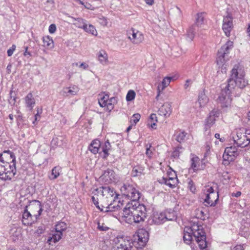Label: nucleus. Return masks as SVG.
<instances>
[{
    "instance_id": "obj_1",
    "label": "nucleus",
    "mask_w": 250,
    "mask_h": 250,
    "mask_svg": "<svg viewBox=\"0 0 250 250\" xmlns=\"http://www.w3.org/2000/svg\"><path fill=\"white\" fill-rule=\"evenodd\" d=\"M248 84L244 79V73L241 69H238V66L235 65L231 71L230 78L227 84H222L221 92L217 101L223 108L230 107L231 103V93L235 86L243 88Z\"/></svg>"
},
{
    "instance_id": "obj_2",
    "label": "nucleus",
    "mask_w": 250,
    "mask_h": 250,
    "mask_svg": "<svg viewBox=\"0 0 250 250\" xmlns=\"http://www.w3.org/2000/svg\"><path fill=\"white\" fill-rule=\"evenodd\" d=\"M16 157L10 150H5L0 154V179L11 180L15 175Z\"/></svg>"
},
{
    "instance_id": "obj_3",
    "label": "nucleus",
    "mask_w": 250,
    "mask_h": 250,
    "mask_svg": "<svg viewBox=\"0 0 250 250\" xmlns=\"http://www.w3.org/2000/svg\"><path fill=\"white\" fill-rule=\"evenodd\" d=\"M145 206L138 203L128 202L124 208L123 216L128 224L143 222L147 216Z\"/></svg>"
},
{
    "instance_id": "obj_4",
    "label": "nucleus",
    "mask_w": 250,
    "mask_h": 250,
    "mask_svg": "<svg viewBox=\"0 0 250 250\" xmlns=\"http://www.w3.org/2000/svg\"><path fill=\"white\" fill-rule=\"evenodd\" d=\"M188 229L190 231H184L183 236L184 242L187 244H189L192 239V235H193L200 249L203 250L206 249L207 247V243L206 240V236L205 231L203 230V227L194 223Z\"/></svg>"
},
{
    "instance_id": "obj_5",
    "label": "nucleus",
    "mask_w": 250,
    "mask_h": 250,
    "mask_svg": "<svg viewBox=\"0 0 250 250\" xmlns=\"http://www.w3.org/2000/svg\"><path fill=\"white\" fill-rule=\"evenodd\" d=\"M92 201L93 204L95 205L101 211H103V208H101L99 206V196H105V197H115L118 198L119 195L117 194L116 191L113 188L110 187H102L99 188H97L94 189L92 191Z\"/></svg>"
},
{
    "instance_id": "obj_6",
    "label": "nucleus",
    "mask_w": 250,
    "mask_h": 250,
    "mask_svg": "<svg viewBox=\"0 0 250 250\" xmlns=\"http://www.w3.org/2000/svg\"><path fill=\"white\" fill-rule=\"evenodd\" d=\"M233 44L232 42L229 41L218 51L216 63L219 67H221L222 72H226V57L232 48Z\"/></svg>"
},
{
    "instance_id": "obj_7",
    "label": "nucleus",
    "mask_w": 250,
    "mask_h": 250,
    "mask_svg": "<svg viewBox=\"0 0 250 250\" xmlns=\"http://www.w3.org/2000/svg\"><path fill=\"white\" fill-rule=\"evenodd\" d=\"M120 190L123 195L132 201L133 203L138 201L141 196V193L135 187L129 183H125L121 187Z\"/></svg>"
},
{
    "instance_id": "obj_8",
    "label": "nucleus",
    "mask_w": 250,
    "mask_h": 250,
    "mask_svg": "<svg viewBox=\"0 0 250 250\" xmlns=\"http://www.w3.org/2000/svg\"><path fill=\"white\" fill-rule=\"evenodd\" d=\"M115 244V250H131L132 243L127 237L118 236L114 239Z\"/></svg>"
},
{
    "instance_id": "obj_9",
    "label": "nucleus",
    "mask_w": 250,
    "mask_h": 250,
    "mask_svg": "<svg viewBox=\"0 0 250 250\" xmlns=\"http://www.w3.org/2000/svg\"><path fill=\"white\" fill-rule=\"evenodd\" d=\"M238 154L239 153L235 146L227 147L225 148L223 155V160L229 162L233 161Z\"/></svg>"
},
{
    "instance_id": "obj_10",
    "label": "nucleus",
    "mask_w": 250,
    "mask_h": 250,
    "mask_svg": "<svg viewBox=\"0 0 250 250\" xmlns=\"http://www.w3.org/2000/svg\"><path fill=\"white\" fill-rule=\"evenodd\" d=\"M127 35L128 38L134 44L140 43L144 40V36L142 33L133 29L128 32Z\"/></svg>"
},
{
    "instance_id": "obj_11",
    "label": "nucleus",
    "mask_w": 250,
    "mask_h": 250,
    "mask_svg": "<svg viewBox=\"0 0 250 250\" xmlns=\"http://www.w3.org/2000/svg\"><path fill=\"white\" fill-rule=\"evenodd\" d=\"M233 27L232 18L231 16L228 15L224 18L222 29L225 35L229 37L230 35V32Z\"/></svg>"
},
{
    "instance_id": "obj_12",
    "label": "nucleus",
    "mask_w": 250,
    "mask_h": 250,
    "mask_svg": "<svg viewBox=\"0 0 250 250\" xmlns=\"http://www.w3.org/2000/svg\"><path fill=\"white\" fill-rule=\"evenodd\" d=\"M101 180L106 184L115 182V172L110 169L105 170L104 173L100 177Z\"/></svg>"
},
{
    "instance_id": "obj_13",
    "label": "nucleus",
    "mask_w": 250,
    "mask_h": 250,
    "mask_svg": "<svg viewBox=\"0 0 250 250\" xmlns=\"http://www.w3.org/2000/svg\"><path fill=\"white\" fill-rule=\"evenodd\" d=\"M123 206V203L121 202L120 200H118L115 202L110 203L104 208H105V210L103 209L104 212H117L119 211Z\"/></svg>"
},
{
    "instance_id": "obj_14",
    "label": "nucleus",
    "mask_w": 250,
    "mask_h": 250,
    "mask_svg": "<svg viewBox=\"0 0 250 250\" xmlns=\"http://www.w3.org/2000/svg\"><path fill=\"white\" fill-rule=\"evenodd\" d=\"M177 178L175 177H168V178L167 177H162L161 178L159 179L158 181L160 184H164L168 186H169L171 188H174L175 187V186L177 183Z\"/></svg>"
},
{
    "instance_id": "obj_15",
    "label": "nucleus",
    "mask_w": 250,
    "mask_h": 250,
    "mask_svg": "<svg viewBox=\"0 0 250 250\" xmlns=\"http://www.w3.org/2000/svg\"><path fill=\"white\" fill-rule=\"evenodd\" d=\"M27 208V206H26L23 212L22 222L24 225L29 226L31 225L35 220L33 219V216L28 211Z\"/></svg>"
},
{
    "instance_id": "obj_16",
    "label": "nucleus",
    "mask_w": 250,
    "mask_h": 250,
    "mask_svg": "<svg viewBox=\"0 0 250 250\" xmlns=\"http://www.w3.org/2000/svg\"><path fill=\"white\" fill-rule=\"evenodd\" d=\"M168 215H170L169 212H160L157 213L154 216L153 220L157 223L161 224L166 222L167 220H172L173 218H168Z\"/></svg>"
},
{
    "instance_id": "obj_17",
    "label": "nucleus",
    "mask_w": 250,
    "mask_h": 250,
    "mask_svg": "<svg viewBox=\"0 0 250 250\" xmlns=\"http://www.w3.org/2000/svg\"><path fill=\"white\" fill-rule=\"evenodd\" d=\"M159 115L166 118L168 117L171 113V105L168 103H164L158 111Z\"/></svg>"
},
{
    "instance_id": "obj_18",
    "label": "nucleus",
    "mask_w": 250,
    "mask_h": 250,
    "mask_svg": "<svg viewBox=\"0 0 250 250\" xmlns=\"http://www.w3.org/2000/svg\"><path fill=\"white\" fill-rule=\"evenodd\" d=\"M78 91L79 88L76 85H73L63 88L61 92V94L63 96H71L76 95Z\"/></svg>"
},
{
    "instance_id": "obj_19",
    "label": "nucleus",
    "mask_w": 250,
    "mask_h": 250,
    "mask_svg": "<svg viewBox=\"0 0 250 250\" xmlns=\"http://www.w3.org/2000/svg\"><path fill=\"white\" fill-rule=\"evenodd\" d=\"M218 192L213 193L212 194H207L205 202L210 206H214L218 200Z\"/></svg>"
},
{
    "instance_id": "obj_20",
    "label": "nucleus",
    "mask_w": 250,
    "mask_h": 250,
    "mask_svg": "<svg viewBox=\"0 0 250 250\" xmlns=\"http://www.w3.org/2000/svg\"><path fill=\"white\" fill-rule=\"evenodd\" d=\"M98 60L103 65H106L108 63V56L104 50H100L96 54Z\"/></svg>"
},
{
    "instance_id": "obj_21",
    "label": "nucleus",
    "mask_w": 250,
    "mask_h": 250,
    "mask_svg": "<svg viewBox=\"0 0 250 250\" xmlns=\"http://www.w3.org/2000/svg\"><path fill=\"white\" fill-rule=\"evenodd\" d=\"M148 232L145 229H139L138 232V241L142 246H144L148 240Z\"/></svg>"
},
{
    "instance_id": "obj_22",
    "label": "nucleus",
    "mask_w": 250,
    "mask_h": 250,
    "mask_svg": "<svg viewBox=\"0 0 250 250\" xmlns=\"http://www.w3.org/2000/svg\"><path fill=\"white\" fill-rule=\"evenodd\" d=\"M99 201L101 203V208H104L110 203L119 200L118 198L115 197H105V196H99Z\"/></svg>"
},
{
    "instance_id": "obj_23",
    "label": "nucleus",
    "mask_w": 250,
    "mask_h": 250,
    "mask_svg": "<svg viewBox=\"0 0 250 250\" xmlns=\"http://www.w3.org/2000/svg\"><path fill=\"white\" fill-rule=\"evenodd\" d=\"M51 235V236H49L48 238L47 241L50 245H51L52 242H53L54 243L58 242L62 238V232H58L55 230L54 232L52 231Z\"/></svg>"
},
{
    "instance_id": "obj_24",
    "label": "nucleus",
    "mask_w": 250,
    "mask_h": 250,
    "mask_svg": "<svg viewBox=\"0 0 250 250\" xmlns=\"http://www.w3.org/2000/svg\"><path fill=\"white\" fill-rule=\"evenodd\" d=\"M101 146V142L98 140H93L89 146V150L93 154L98 153Z\"/></svg>"
},
{
    "instance_id": "obj_25",
    "label": "nucleus",
    "mask_w": 250,
    "mask_h": 250,
    "mask_svg": "<svg viewBox=\"0 0 250 250\" xmlns=\"http://www.w3.org/2000/svg\"><path fill=\"white\" fill-rule=\"evenodd\" d=\"M78 26L80 28H83L85 32L91 34L93 35H97V32L95 27L91 24L88 25L86 23H83L81 25H78Z\"/></svg>"
},
{
    "instance_id": "obj_26",
    "label": "nucleus",
    "mask_w": 250,
    "mask_h": 250,
    "mask_svg": "<svg viewBox=\"0 0 250 250\" xmlns=\"http://www.w3.org/2000/svg\"><path fill=\"white\" fill-rule=\"evenodd\" d=\"M209 99L208 96L205 94L204 91L199 94L198 96V103L199 107L203 108L205 107L207 103L208 102Z\"/></svg>"
},
{
    "instance_id": "obj_27",
    "label": "nucleus",
    "mask_w": 250,
    "mask_h": 250,
    "mask_svg": "<svg viewBox=\"0 0 250 250\" xmlns=\"http://www.w3.org/2000/svg\"><path fill=\"white\" fill-rule=\"evenodd\" d=\"M25 102L26 107L32 110L35 104V100L31 93H28L25 97Z\"/></svg>"
},
{
    "instance_id": "obj_28",
    "label": "nucleus",
    "mask_w": 250,
    "mask_h": 250,
    "mask_svg": "<svg viewBox=\"0 0 250 250\" xmlns=\"http://www.w3.org/2000/svg\"><path fill=\"white\" fill-rule=\"evenodd\" d=\"M237 137L238 138V139L234 140V143L238 147H245L249 144V142H246V140L243 137V135L242 136V135H241V136L239 137V135H237Z\"/></svg>"
},
{
    "instance_id": "obj_29",
    "label": "nucleus",
    "mask_w": 250,
    "mask_h": 250,
    "mask_svg": "<svg viewBox=\"0 0 250 250\" xmlns=\"http://www.w3.org/2000/svg\"><path fill=\"white\" fill-rule=\"evenodd\" d=\"M187 134L185 131H179L174 134V136L178 142L181 143L185 141Z\"/></svg>"
},
{
    "instance_id": "obj_30",
    "label": "nucleus",
    "mask_w": 250,
    "mask_h": 250,
    "mask_svg": "<svg viewBox=\"0 0 250 250\" xmlns=\"http://www.w3.org/2000/svg\"><path fill=\"white\" fill-rule=\"evenodd\" d=\"M144 168L141 166H136L133 167L131 171L132 177H137L141 175L144 172Z\"/></svg>"
},
{
    "instance_id": "obj_31",
    "label": "nucleus",
    "mask_w": 250,
    "mask_h": 250,
    "mask_svg": "<svg viewBox=\"0 0 250 250\" xmlns=\"http://www.w3.org/2000/svg\"><path fill=\"white\" fill-rule=\"evenodd\" d=\"M191 167L195 171L199 169L200 159L198 157L194 156L191 159Z\"/></svg>"
},
{
    "instance_id": "obj_32",
    "label": "nucleus",
    "mask_w": 250,
    "mask_h": 250,
    "mask_svg": "<svg viewBox=\"0 0 250 250\" xmlns=\"http://www.w3.org/2000/svg\"><path fill=\"white\" fill-rule=\"evenodd\" d=\"M215 120L216 119L214 117H213L211 115L209 114L208 117L206 120L205 127L206 130H207L208 128H210V126L215 123Z\"/></svg>"
},
{
    "instance_id": "obj_33",
    "label": "nucleus",
    "mask_w": 250,
    "mask_h": 250,
    "mask_svg": "<svg viewBox=\"0 0 250 250\" xmlns=\"http://www.w3.org/2000/svg\"><path fill=\"white\" fill-rule=\"evenodd\" d=\"M111 148V145L108 140L105 142L104 145L102 146V151L104 154V157L105 158L109 155L108 151Z\"/></svg>"
},
{
    "instance_id": "obj_34",
    "label": "nucleus",
    "mask_w": 250,
    "mask_h": 250,
    "mask_svg": "<svg viewBox=\"0 0 250 250\" xmlns=\"http://www.w3.org/2000/svg\"><path fill=\"white\" fill-rule=\"evenodd\" d=\"M172 79V77H166L163 79L161 84L159 85H161V89L162 91L169 85Z\"/></svg>"
},
{
    "instance_id": "obj_35",
    "label": "nucleus",
    "mask_w": 250,
    "mask_h": 250,
    "mask_svg": "<svg viewBox=\"0 0 250 250\" xmlns=\"http://www.w3.org/2000/svg\"><path fill=\"white\" fill-rule=\"evenodd\" d=\"M117 103V98L116 97H112L108 100L106 106L107 109L111 111L114 108V105L116 104Z\"/></svg>"
},
{
    "instance_id": "obj_36",
    "label": "nucleus",
    "mask_w": 250,
    "mask_h": 250,
    "mask_svg": "<svg viewBox=\"0 0 250 250\" xmlns=\"http://www.w3.org/2000/svg\"><path fill=\"white\" fill-rule=\"evenodd\" d=\"M61 171V167H54L52 170L51 172V177H50V179H56L59 175L60 172Z\"/></svg>"
},
{
    "instance_id": "obj_37",
    "label": "nucleus",
    "mask_w": 250,
    "mask_h": 250,
    "mask_svg": "<svg viewBox=\"0 0 250 250\" xmlns=\"http://www.w3.org/2000/svg\"><path fill=\"white\" fill-rule=\"evenodd\" d=\"M66 229V224L63 222L58 223L55 227V230L58 232H62Z\"/></svg>"
},
{
    "instance_id": "obj_38",
    "label": "nucleus",
    "mask_w": 250,
    "mask_h": 250,
    "mask_svg": "<svg viewBox=\"0 0 250 250\" xmlns=\"http://www.w3.org/2000/svg\"><path fill=\"white\" fill-rule=\"evenodd\" d=\"M108 100L109 95L108 94H105L103 96V97H101V98L99 99L98 102L100 106H106Z\"/></svg>"
},
{
    "instance_id": "obj_39",
    "label": "nucleus",
    "mask_w": 250,
    "mask_h": 250,
    "mask_svg": "<svg viewBox=\"0 0 250 250\" xmlns=\"http://www.w3.org/2000/svg\"><path fill=\"white\" fill-rule=\"evenodd\" d=\"M35 202L37 203V204L34 205V207L36 208L39 209L38 213L37 214H35L34 215L35 217V220H36L41 215L42 212V208L41 203L38 200H35Z\"/></svg>"
},
{
    "instance_id": "obj_40",
    "label": "nucleus",
    "mask_w": 250,
    "mask_h": 250,
    "mask_svg": "<svg viewBox=\"0 0 250 250\" xmlns=\"http://www.w3.org/2000/svg\"><path fill=\"white\" fill-rule=\"evenodd\" d=\"M204 16L203 13H198L196 18V24L198 26H201L204 23Z\"/></svg>"
},
{
    "instance_id": "obj_41",
    "label": "nucleus",
    "mask_w": 250,
    "mask_h": 250,
    "mask_svg": "<svg viewBox=\"0 0 250 250\" xmlns=\"http://www.w3.org/2000/svg\"><path fill=\"white\" fill-rule=\"evenodd\" d=\"M141 118V115L139 113H136L133 114V115L131 117L130 123L132 125H135L140 120Z\"/></svg>"
},
{
    "instance_id": "obj_42",
    "label": "nucleus",
    "mask_w": 250,
    "mask_h": 250,
    "mask_svg": "<svg viewBox=\"0 0 250 250\" xmlns=\"http://www.w3.org/2000/svg\"><path fill=\"white\" fill-rule=\"evenodd\" d=\"M183 151V148L181 146H178L176 147L172 152V156L174 158H178L179 155Z\"/></svg>"
},
{
    "instance_id": "obj_43",
    "label": "nucleus",
    "mask_w": 250,
    "mask_h": 250,
    "mask_svg": "<svg viewBox=\"0 0 250 250\" xmlns=\"http://www.w3.org/2000/svg\"><path fill=\"white\" fill-rule=\"evenodd\" d=\"M149 120H150L149 121L151 122V125H150L151 127L152 128L155 129L156 128V123L157 122V117L156 114H151L150 115Z\"/></svg>"
},
{
    "instance_id": "obj_44",
    "label": "nucleus",
    "mask_w": 250,
    "mask_h": 250,
    "mask_svg": "<svg viewBox=\"0 0 250 250\" xmlns=\"http://www.w3.org/2000/svg\"><path fill=\"white\" fill-rule=\"evenodd\" d=\"M135 97V93L132 90H130L128 91L126 96V100L127 101H131Z\"/></svg>"
},
{
    "instance_id": "obj_45",
    "label": "nucleus",
    "mask_w": 250,
    "mask_h": 250,
    "mask_svg": "<svg viewBox=\"0 0 250 250\" xmlns=\"http://www.w3.org/2000/svg\"><path fill=\"white\" fill-rule=\"evenodd\" d=\"M43 42L44 45L46 46H49L53 43V40L51 39L48 36L43 38Z\"/></svg>"
},
{
    "instance_id": "obj_46",
    "label": "nucleus",
    "mask_w": 250,
    "mask_h": 250,
    "mask_svg": "<svg viewBox=\"0 0 250 250\" xmlns=\"http://www.w3.org/2000/svg\"><path fill=\"white\" fill-rule=\"evenodd\" d=\"M74 20L76 21L74 24L78 28H79L78 25H81L83 23H86L85 21L82 18L74 19Z\"/></svg>"
},
{
    "instance_id": "obj_47",
    "label": "nucleus",
    "mask_w": 250,
    "mask_h": 250,
    "mask_svg": "<svg viewBox=\"0 0 250 250\" xmlns=\"http://www.w3.org/2000/svg\"><path fill=\"white\" fill-rule=\"evenodd\" d=\"M209 114L212 116L214 117L215 118L219 117L220 114V112L218 109H213L210 113Z\"/></svg>"
},
{
    "instance_id": "obj_48",
    "label": "nucleus",
    "mask_w": 250,
    "mask_h": 250,
    "mask_svg": "<svg viewBox=\"0 0 250 250\" xmlns=\"http://www.w3.org/2000/svg\"><path fill=\"white\" fill-rule=\"evenodd\" d=\"M98 229L101 231H106L108 230L109 228L104 226V224L102 225L100 223H98Z\"/></svg>"
},
{
    "instance_id": "obj_49",
    "label": "nucleus",
    "mask_w": 250,
    "mask_h": 250,
    "mask_svg": "<svg viewBox=\"0 0 250 250\" xmlns=\"http://www.w3.org/2000/svg\"><path fill=\"white\" fill-rule=\"evenodd\" d=\"M16 45L15 44H13L12 46H11V47L10 48H9V49H8L7 52L8 56L10 57L12 55L14 51H15V50L16 49Z\"/></svg>"
},
{
    "instance_id": "obj_50",
    "label": "nucleus",
    "mask_w": 250,
    "mask_h": 250,
    "mask_svg": "<svg viewBox=\"0 0 250 250\" xmlns=\"http://www.w3.org/2000/svg\"><path fill=\"white\" fill-rule=\"evenodd\" d=\"M243 137L245 139L247 142H250V130L246 131V135H243Z\"/></svg>"
},
{
    "instance_id": "obj_51",
    "label": "nucleus",
    "mask_w": 250,
    "mask_h": 250,
    "mask_svg": "<svg viewBox=\"0 0 250 250\" xmlns=\"http://www.w3.org/2000/svg\"><path fill=\"white\" fill-rule=\"evenodd\" d=\"M205 190L207 192V194H212L213 193H216L214 191V190L212 187H209V186L206 187Z\"/></svg>"
},
{
    "instance_id": "obj_52",
    "label": "nucleus",
    "mask_w": 250,
    "mask_h": 250,
    "mask_svg": "<svg viewBox=\"0 0 250 250\" xmlns=\"http://www.w3.org/2000/svg\"><path fill=\"white\" fill-rule=\"evenodd\" d=\"M188 188H189V189L190 190V191H192V192H194L195 190V188L194 186L193 185L194 183H193V181L191 180H190L188 183Z\"/></svg>"
},
{
    "instance_id": "obj_53",
    "label": "nucleus",
    "mask_w": 250,
    "mask_h": 250,
    "mask_svg": "<svg viewBox=\"0 0 250 250\" xmlns=\"http://www.w3.org/2000/svg\"><path fill=\"white\" fill-rule=\"evenodd\" d=\"M56 30V25L54 24H51L49 27V32L50 34L54 33Z\"/></svg>"
},
{
    "instance_id": "obj_54",
    "label": "nucleus",
    "mask_w": 250,
    "mask_h": 250,
    "mask_svg": "<svg viewBox=\"0 0 250 250\" xmlns=\"http://www.w3.org/2000/svg\"><path fill=\"white\" fill-rule=\"evenodd\" d=\"M24 49H25V51L23 53V55L25 57H27V58L30 57L32 56V55H31V52L28 51V47L27 46L24 47Z\"/></svg>"
},
{
    "instance_id": "obj_55",
    "label": "nucleus",
    "mask_w": 250,
    "mask_h": 250,
    "mask_svg": "<svg viewBox=\"0 0 250 250\" xmlns=\"http://www.w3.org/2000/svg\"><path fill=\"white\" fill-rule=\"evenodd\" d=\"M84 7L87 9H90L92 10H94V8L91 5L90 3L86 2L85 3H84V5H83Z\"/></svg>"
},
{
    "instance_id": "obj_56",
    "label": "nucleus",
    "mask_w": 250,
    "mask_h": 250,
    "mask_svg": "<svg viewBox=\"0 0 250 250\" xmlns=\"http://www.w3.org/2000/svg\"><path fill=\"white\" fill-rule=\"evenodd\" d=\"M187 36L189 38V39L190 40H192L193 37H194V34L193 33V32L192 31H191V30H189L188 33H187Z\"/></svg>"
},
{
    "instance_id": "obj_57",
    "label": "nucleus",
    "mask_w": 250,
    "mask_h": 250,
    "mask_svg": "<svg viewBox=\"0 0 250 250\" xmlns=\"http://www.w3.org/2000/svg\"><path fill=\"white\" fill-rule=\"evenodd\" d=\"M151 147V146L150 145L149 146V147ZM146 155L148 157H151V154L152 153V151L150 149V148H146Z\"/></svg>"
},
{
    "instance_id": "obj_58",
    "label": "nucleus",
    "mask_w": 250,
    "mask_h": 250,
    "mask_svg": "<svg viewBox=\"0 0 250 250\" xmlns=\"http://www.w3.org/2000/svg\"><path fill=\"white\" fill-rule=\"evenodd\" d=\"M215 137L216 139H219L220 141L221 142H223L225 141V140L224 137L220 138V134H218V133H216L215 134Z\"/></svg>"
},
{
    "instance_id": "obj_59",
    "label": "nucleus",
    "mask_w": 250,
    "mask_h": 250,
    "mask_svg": "<svg viewBox=\"0 0 250 250\" xmlns=\"http://www.w3.org/2000/svg\"><path fill=\"white\" fill-rule=\"evenodd\" d=\"M157 90H158V94H157V95L156 97V100L158 101L159 100V96H160V95L161 91H162L161 89V85H158V86Z\"/></svg>"
},
{
    "instance_id": "obj_60",
    "label": "nucleus",
    "mask_w": 250,
    "mask_h": 250,
    "mask_svg": "<svg viewBox=\"0 0 250 250\" xmlns=\"http://www.w3.org/2000/svg\"><path fill=\"white\" fill-rule=\"evenodd\" d=\"M167 174H168V175L167 177V178H168L169 176L177 177L175 171L169 172H168Z\"/></svg>"
},
{
    "instance_id": "obj_61",
    "label": "nucleus",
    "mask_w": 250,
    "mask_h": 250,
    "mask_svg": "<svg viewBox=\"0 0 250 250\" xmlns=\"http://www.w3.org/2000/svg\"><path fill=\"white\" fill-rule=\"evenodd\" d=\"M79 67H82L83 69H86L88 67V65L84 62H83L79 65Z\"/></svg>"
},
{
    "instance_id": "obj_62",
    "label": "nucleus",
    "mask_w": 250,
    "mask_h": 250,
    "mask_svg": "<svg viewBox=\"0 0 250 250\" xmlns=\"http://www.w3.org/2000/svg\"><path fill=\"white\" fill-rule=\"evenodd\" d=\"M232 250H244L243 246L241 245H237L233 248Z\"/></svg>"
},
{
    "instance_id": "obj_63",
    "label": "nucleus",
    "mask_w": 250,
    "mask_h": 250,
    "mask_svg": "<svg viewBox=\"0 0 250 250\" xmlns=\"http://www.w3.org/2000/svg\"><path fill=\"white\" fill-rule=\"evenodd\" d=\"M241 194V192L240 191H237V192H236L235 193H232V195L233 196H235L236 197H238L240 196Z\"/></svg>"
},
{
    "instance_id": "obj_64",
    "label": "nucleus",
    "mask_w": 250,
    "mask_h": 250,
    "mask_svg": "<svg viewBox=\"0 0 250 250\" xmlns=\"http://www.w3.org/2000/svg\"><path fill=\"white\" fill-rule=\"evenodd\" d=\"M146 2L150 5H151L154 3V0H145Z\"/></svg>"
}]
</instances>
